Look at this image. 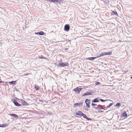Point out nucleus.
<instances>
[{
	"instance_id": "nucleus-1",
	"label": "nucleus",
	"mask_w": 132,
	"mask_h": 132,
	"mask_svg": "<svg viewBox=\"0 0 132 132\" xmlns=\"http://www.w3.org/2000/svg\"><path fill=\"white\" fill-rule=\"evenodd\" d=\"M61 61H62V60ZM69 65V64L68 62H60V63H59L57 65V67H63L65 66H68Z\"/></svg>"
},
{
	"instance_id": "nucleus-2",
	"label": "nucleus",
	"mask_w": 132,
	"mask_h": 132,
	"mask_svg": "<svg viewBox=\"0 0 132 132\" xmlns=\"http://www.w3.org/2000/svg\"><path fill=\"white\" fill-rule=\"evenodd\" d=\"M112 54V52H103V53H101V54H100V55H98V56L97 57H100L101 56H103L104 55H110Z\"/></svg>"
},
{
	"instance_id": "nucleus-3",
	"label": "nucleus",
	"mask_w": 132,
	"mask_h": 132,
	"mask_svg": "<svg viewBox=\"0 0 132 132\" xmlns=\"http://www.w3.org/2000/svg\"><path fill=\"white\" fill-rule=\"evenodd\" d=\"M82 88H79L78 87H77L75 88V89H73V90L77 94H79L80 93V91H81Z\"/></svg>"
},
{
	"instance_id": "nucleus-4",
	"label": "nucleus",
	"mask_w": 132,
	"mask_h": 132,
	"mask_svg": "<svg viewBox=\"0 0 132 132\" xmlns=\"http://www.w3.org/2000/svg\"><path fill=\"white\" fill-rule=\"evenodd\" d=\"M127 116V115L126 111H125L122 114L121 116V118H122L123 119H124L126 118Z\"/></svg>"
},
{
	"instance_id": "nucleus-5",
	"label": "nucleus",
	"mask_w": 132,
	"mask_h": 132,
	"mask_svg": "<svg viewBox=\"0 0 132 132\" xmlns=\"http://www.w3.org/2000/svg\"><path fill=\"white\" fill-rule=\"evenodd\" d=\"M85 102L86 104V106L88 108H90V107L89 104H90V100H89L88 99H86L85 100Z\"/></svg>"
},
{
	"instance_id": "nucleus-6",
	"label": "nucleus",
	"mask_w": 132,
	"mask_h": 132,
	"mask_svg": "<svg viewBox=\"0 0 132 132\" xmlns=\"http://www.w3.org/2000/svg\"><path fill=\"white\" fill-rule=\"evenodd\" d=\"M82 102L76 103L74 104L73 107L74 108H76L77 106H82Z\"/></svg>"
},
{
	"instance_id": "nucleus-7",
	"label": "nucleus",
	"mask_w": 132,
	"mask_h": 132,
	"mask_svg": "<svg viewBox=\"0 0 132 132\" xmlns=\"http://www.w3.org/2000/svg\"><path fill=\"white\" fill-rule=\"evenodd\" d=\"M70 28L69 25L67 24L65 25L64 27V30L65 31H69Z\"/></svg>"
},
{
	"instance_id": "nucleus-8",
	"label": "nucleus",
	"mask_w": 132,
	"mask_h": 132,
	"mask_svg": "<svg viewBox=\"0 0 132 132\" xmlns=\"http://www.w3.org/2000/svg\"><path fill=\"white\" fill-rule=\"evenodd\" d=\"M61 1V0H50L48 1V2H51L56 4H57L58 3H60Z\"/></svg>"
},
{
	"instance_id": "nucleus-9",
	"label": "nucleus",
	"mask_w": 132,
	"mask_h": 132,
	"mask_svg": "<svg viewBox=\"0 0 132 132\" xmlns=\"http://www.w3.org/2000/svg\"><path fill=\"white\" fill-rule=\"evenodd\" d=\"M21 100V103L23 105L27 106L29 105V104L27 102L24 100Z\"/></svg>"
},
{
	"instance_id": "nucleus-10",
	"label": "nucleus",
	"mask_w": 132,
	"mask_h": 132,
	"mask_svg": "<svg viewBox=\"0 0 132 132\" xmlns=\"http://www.w3.org/2000/svg\"><path fill=\"white\" fill-rule=\"evenodd\" d=\"M13 102L14 104L16 106H18L21 105L16 100H14Z\"/></svg>"
},
{
	"instance_id": "nucleus-11",
	"label": "nucleus",
	"mask_w": 132,
	"mask_h": 132,
	"mask_svg": "<svg viewBox=\"0 0 132 132\" xmlns=\"http://www.w3.org/2000/svg\"><path fill=\"white\" fill-rule=\"evenodd\" d=\"M35 34L36 35H42L44 34V32L43 31H40L38 32H35Z\"/></svg>"
},
{
	"instance_id": "nucleus-12",
	"label": "nucleus",
	"mask_w": 132,
	"mask_h": 132,
	"mask_svg": "<svg viewBox=\"0 0 132 132\" xmlns=\"http://www.w3.org/2000/svg\"><path fill=\"white\" fill-rule=\"evenodd\" d=\"M92 93L87 92H86V93H85L84 94H83L82 95V96H87L88 95H92Z\"/></svg>"
},
{
	"instance_id": "nucleus-13",
	"label": "nucleus",
	"mask_w": 132,
	"mask_h": 132,
	"mask_svg": "<svg viewBox=\"0 0 132 132\" xmlns=\"http://www.w3.org/2000/svg\"><path fill=\"white\" fill-rule=\"evenodd\" d=\"M83 113H82L81 111H78L76 113V114L77 115L81 116H82Z\"/></svg>"
},
{
	"instance_id": "nucleus-14",
	"label": "nucleus",
	"mask_w": 132,
	"mask_h": 132,
	"mask_svg": "<svg viewBox=\"0 0 132 132\" xmlns=\"http://www.w3.org/2000/svg\"><path fill=\"white\" fill-rule=\"evenodd\" d=\"M8 115L14 117L15 118L18 117V115L15 114L9 113L8 114Z\"/></svg>"
},
{
	"instance_id": "nucleus-15",
	"label": "nucleus",
	"mask_w": 132,
	"mask_h": 132,
	"mask_svg": "<svg viewBox=\"0 0 132 132\" xmlns=\"http://www.w3.org/2000/svg\"><path fill=\"white\" fill-rule=\"evenodd\" d=\"M99 102V100L98 98H96L93 100L92 101V102L96 103Z\"/></svg>"
},
{
	"instance_id": "nucleus-16",
	"label": "nucleus",
	"mask_w": 132,
	"mask_h": 132,
	"mask_svg": "<svg viewBox=\"0 0 132 132\" xmlns=\"http://www.w3.org/2000/svg\"><path fill=\"white\" fill-rule=\"evenodd\" d=\"M9 83L10 85H14V84H15L16 83V81H11L9 82Z\"/></svg>"
},
{
	"instance_id": "nucleus-17",
	"label": "nucleus",
	"mask_w": 132,
	"mask_h": 132,
	"mask_svg": "<svg viewBox=\"0 0 132 132\" xmlns=\"http://www.w3.org/2000/svg\"><path fill=\"white\" fill-rule=\"evenodd\" d=\"M96 57H90L87 58V60H93L95 59L96 58Z\"/></svg>"
},
{
	"instance_id": "nucleus-18",
	"label": "nucleus",
	"mask_w": 132,
	"mask_h": 132,
	"mask_svg": "<svg viewBox=\"0 0 132 132\" xmlns=\"http://www.w3.org/2000/svg\"><path fill=\"white\" fill-rule=\"evenodd\" d=\"M34 87L36 90H38L39 89V87L37 85L35 84L34 86Z\"/></svg>"
},
{
	"instance_id": "nucleus-19",
	"label": "nucleus",
	"mask_w": 132,
	"mask_h": 132,
	"mask_svg": "<svg viewBox=\"0 0 132 132\" xmlns=\"http://www.w3.org/2000/svg\"><path fill=\"white\" fill-rule=\"evenodd\" d=\"M6 126V125L5 124H0V127H4Z\"/></svg>"
},
{
	"instance_id": "nucleus-20",
	"label": "nucleus",
	"mask_w": 132,
	"mask_h": 132,
	"mask_svg": "<svg viewBox=\"0 0 132 132\" xmlns=\"http://www.w3.org/2000/svg\"><path fill=\"white\" fill-rule=\"evenodd\" d=\"M121 106V104L119 103H118L116 104V106L118 107H119Z\"/></svg>"
},
{
	"instance_id": "nucleus-21",
	"label": "nucleus",
	"mask_w": 132,
	"mask_h": 132,
	"mask_svg": "<svg viewBox=\"0 0 132 132\" xmlns=\"http://www.w3.org/2000/svg\"><path fill=\"white\" fill-rule=\"evenodd\" d=\"M39 58L41 59H46V58L43 57L42 55H41L40 56H39Z\"/></svg>"
},
{
	"instance_id": "nucleus-22",
	"label": "nucleus",
	"mask_w": 132,
	"mask_h": 132,
	"mask_svg": "<svg viewBox=\"0 0 132 132\" xmlns=\"http://www.w3.org/2000/svg\"><path fill=\"white\" fill-rule=\"evenodd\" d=\"M113 104V103H110L107 106L106 108H109Z\"/></svg>"
},
{
	"instance_id": "nucleus-23",
	"label": "nucleus",
	"mask_w": 132,
	"mask_h": 132,
	"mask_svg": "<svg viewBox=\"0 0 132 132\" xmlns=\"http://www.w3.org/2000/svg\"><path fill=\"white\" fill-rule=\"evenodd\" d=\"M101 107H93V108L95 109H101Z\"/></svg>"
},
{
	"instance_id": "nucleus-24",
	"label": "nucleus",
	"mask_w": 132,
	"mask_h": 132,
	"mask_svg": "<svg viewBox=\"0 0 132 132\" xmlns=\"http://www.w3.org/2000/svg\"><path fill=\"white\" fill-rule=\"evenodd\" d=\"M112 13H113L114 15H118V13L116 11H112Z\"/></svg>"
},
{
	"instance_id": "nucleus-25",
	"label": "nucleus",
	"mask_w": 132,
	"mask_h": 132,
	"mask_svg": "<svg viewBox=\"0 0 132 132\" xmlns=\"http://www.w3.org/2000/svg\"><path fill=\"white\" fill-rule=\"evenodd\" d=\"M100 101L101 102H105L106 101H107V100H103L102 99H100Z\"/></svg>"
},
{
	"instance_id": "nucleus-26",
	"label": "nucleus",
	"mask_w": 132,
	"mask_h": 132,
	"mask_svg": "<svg viewBox=\"0 0 132 132\" xmlns=\"http://www.w3.org/2000/svg\"><path fill=\"white\" fill-rule=\"evenodd\" d=\"M85 118H86V119L88 120H91L92 119L88 118L87 116H86Z\"/></svg>"
},
{
	"instance_id": "nucleus-27",
	"label": "nucleus",
	"mask_w": 132,
	"mask_h": 132,
	"mask_svg": "<svg viewBox=\"0 0 132 132\" xmlns=\"http://www.w3.org/2000/svg\"><path fill=\"white\" fill-rule=\"evenodd\" d=\"M83 108L86 111H88V109L85 106H84L83 107Z\"/></svg>"
},
{
	"instance_id": "nucleus-28",
	"label": "nucleus",
	"mask_w": 132,
	"mask_h": 132,
	"mask_svg": "<svg viewBox=\"0 0 132 132\" xmlns=\"http://www.w3.org/2000/svg\"><path fill=\"white\" fill-rule=\"evenodd\" d=\"M82 116L84 118L87 116L85 114L83 113L82 114Z\"/></svg>"
},
{
	"instance_id": "nucleus-29",
	"label": "nucleus",
	"mask_w": 132,
	"mask_h": 132,
	"mask_svg": "<svg viewBox=\"0 0 132 132\" xmlns=\"http://www.w3.org/2000/svg\"><path fill=\"white\" fill-rule=\"evenodd\" d=\"M100 84V82H96L95 83V85H99Z\"/></svg>"
},
{
	"instance_id": "nucleus-30",
	"label": "nucleus",
	"mask_w": 132,
	"mask_h": 132,
	"mask_svg": "<svg viewBox=\"0 0 132 132\" xmlns=\"http://www.w3.org/2000/svg\"><path fill=\"white\" fill-rule=\"evenodd\" d=\"M92 106H96L97 105L96 104H95L94 103H92Z\"/></svg>"
},
{
	"instance_id": "nucleus-31",
	"label": "nucleus",
	"mask_w": 132,
	"mask_h": 132,
	"mask_svg": "<svg viewBox=\"0 0 132 132\" xmlns=\"http://www.w3.org/2000/svg\"><path fill=\"white\" fill-rule=\"evenodd\" d=\"M98 112H103V111L101 110H100L98 111Z\"/></svg>"
},
{
	"instance_id": "nucleus-32",
	"label": "nucleus",
	"mask_w": 132,
	"mask_h": 132,
	"mask_svg": "<svg viewBox=\"0 0 132 132\" xmlns=\"http://www.w3.org/2000/svg\"><path fill=\"white\" fill-rule=\"evenodd\" d=\"M39 101L40 102H42L43 103V101L42 100H39Z\"/></svg>"
},
{
	"instance_id": "nucleus-33",
	"label": "nucleus",
	"mask_w": 132,
	"mask_h": 132,
	"mask_svg": "<svg viewBox=\"0 0 132 132\" xmlns=\"http://www.w3.org/2000/svg\"><path fill=\"white\" fill-rule=\"evenodd\" d=\"M101 109H104V108L103 107H101Z\"/></svg>"
},
{
	"instance_id": "nucleus-34",
	"label": "nucleus",
	"mask_w": 132,
	"mask_h": 132,
	"mask_svg": "<svg viewBox=\"0 0 132 132\" xmlns=\"http://www.w3.org/2000/svg\"><path fill=\"white\" fill-rule=\"evenodd\" d=\"M2 82V81H0V83Z\"/></svg>"
},
{
	"instance_id": "nucleus-35",
	"label": "nucleus",
	"mask_w": 132,
	"mask_h": 132,
	"mask_svg": "<svg viewBox=\"0 0 132 132\" xmlns=\"http://www.w3.org/2000/svg\"><path fill=\"white\" fill-rule=\"evenodd\" d=\"M131 79H132V77H131Z\"/></svg>"
},
{
	"instance_id": "nucleus-36",
	"label": "nucleus",
	"mask_w": 132,
	"mask_h": 132,
	"mask_svg": "<svg viewBox=\"0 0 132 132\" xmlns=\"http://www.w3.org/2000/svg\"><path fill=\"white\" fill-rule=\"evenodd\" d=\"M104 110H105V108H104Z\"/></svg>"
}]
</instances>
